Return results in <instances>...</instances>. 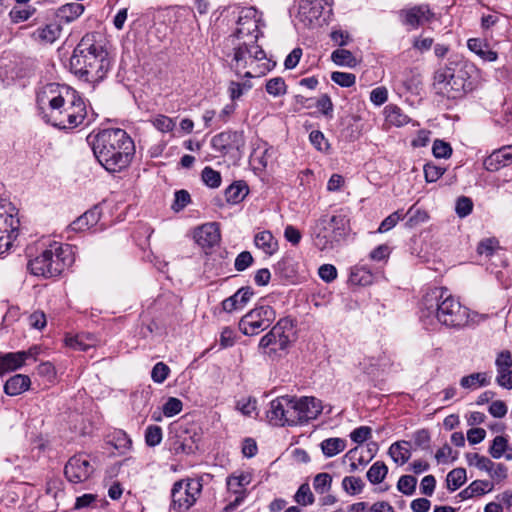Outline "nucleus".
<instances>
[{"label":"nucleus","instance_id":"nucleus-30","mask_svg":"<svg viewBox=\"0 0 512 512\" xmlns=\"http://www.w3.org/2000/svg\"><path fill=\"white\" fill-rule=\"evenodd\" d=\"M385 120L388 124L402 127L410 122V118L400 107L395 104H389L384 108Z\"/></svg>","mask_w":512,"mask_h":512},{"label":"nucleus","instance_id":"nucleus-46","mask_svg":"<svg viewBox=\"0 0 512 512\" xmlns=\"http://www.w3.org/2000/svg\"><path fill=\"white\" fill-rule=\"evenodd\" d=\"M332 477L328 473H319L314 477L313 487L319 494H323L330 490Z\"/></svg>","mask_w":512,"mask_h":512},{"label":"nucleus","instance_id":"nucleus-33","mask_svg":"<svg viewBox=\"0 0 512 512\" xmlns=\"http://www.w3.org/2000/svg\"><path fill=\"white\" fill-rule=\"evenodd\" d=\"M248 194L247 186L242 182H235L225 190V198L231 204L241 202Z\"/></svg>","mask_w":512,"mask_h":512},{"label":"nucleus","instance_id":"nucleus-52","mask_svg":"<svg viewBox=\"0 0 512 512\" xmlns=\"http://www.w3.org/2000/svg\"><path fill=\"white\" fill-rule=\"evenodd\" d=\"M331 80L341 87H351L356 82V76L352 73L335 71L331 74Z\"/></svg>","mask_w":512,"mask_h":512},{"label":"nucleus","instance_id":"nucleus-56","mask_svg":"<svg viewBox=\"0 0 512 512\" xmlns=\"http://www.w3.org/2000/svg\"><path fill=\"white\" fill-rule=\"evenodd\" d=\"M249 89H251V84H249L247 82L239 83V82L232 81V82H230L229 87H228L230 98L233 101L239 99Z\"/></svg>","mask_w":512,"mask_h":512},{"label":"nucleus","instance_id":"nucleus-11","mask_svg":"<svg viewBox=\"0 0 512 512\" xmlns=\"http://www.w3.org/2000/svg\"><path fill=\"white\" fill-rule=\"evenodd\" d=\"M267 418L275 426H296L294 397L281 396L272 400Z\"/></svg>","mask_w":512,"mask_h":512},{"label":"nucleus","instance_id":"nucleus-57","mask_svg":"<svg viewBox=\"0 0 512 512\" xmlns=\"http://www.w3.org/2000/svg\"><path fill=\"white\" fill-rule=\"evenodd\" d=\"M432 151L436 158H448L452 154V148L450 144L442 140L434 141Z\"/></svg>","mask_w":512,"mask_h":512},{"label":"nucleus","instance_id":"nucleus-27","mask_svg":"<svg viewBox=\"0 0 512 512\" xmlns=\"http://www.w3.org/2000/svg\"><path fill=\"white\" fill-rule=\"evenodd\" d=\"M490 383L491 378L487 372L472 373L460 379V386L467 390H476L488 386Z\"/></svg>","mask_w":512,"mask_h":512},{"label":"nucleus","instance_id":"nucleus-14","mask_svg":"<svg viewBox=\"0 0 512 512\" xmlns=\"http://www.w3.org/2000/svg\"><path fill=\"white\" fill-rule=\"evenodd\" d=\"M17 214L16 208L10 204L0 207V254L8 249L19 228L20 221Z\"/></svg>","mask_w":512,"mask_h":512},{"label":"nucleus","instance_id":"nucleus-6","mask_svg":"<svg viewBox=\"0 0 512 512\" xmlns=\"http://www.w3.org/2000/svg\"><path fill=\"white\" fill-rule=\"evenodd\" d=\"M233 50L231 66L240 77H261L274 67L257 43L235 44Z\"/></svg>","mask_w":512,"mask_h":512},{"label":"nucleus","instance_id":"nucleus-39","mask_svg":"<svg viewBox=\"0 0 512 512\" xmlns=\"http://www.w3.org/2000/svg\"><path fill=\"white\" fill-rule=\"evenodd\" d=\"M65 343L68 347L75 350L86 351L94 346V339L88 335H76L73 337H66Z\"/></svg>","mask_w":512,"mask_h":512},{"label":"nucleus","instance_id":"nucleus-53","mask_svg":"<svg viewBox=\"0 0 512 512\" xmlns=\"http://www.w3.org/2000/svg\"><path fill=\"white\" fill-rule=\"evenodd\" d=\"M404 214L402 211L398 210L390 214L388 217H386L380 224L378 228L379 233H385L391 230L396 226V224L403 219Z\"/></svg>","mask_w":512,"mask_h":512},{"label":"nucleus","instance_id":"nucleus-45","mask_svg":"<svg viewBox=\"0 0 512 512\" xmlns=\"http://www.w3.org/2000/svg\"><path fill=\"white\" fill-rule=\"evenodd\" d=\"M417 479L411 475H403L399 478L397 489L405 495H412L415 492Z\"/></svg>","mask_w":512,"mask_h":512},{"label":"nucleus","instance_id":"nucleus-42","mask_svg":"<svg viewBox=\"0 0 512 512\" xmlns=\"http://www.w3.org/2000/svg\"><path fill=\"white\" fill-rule=\"evenodd\" d=\"M389 455L397 464L403 465L409 460L410 451L406 446L394 443L389 448Z\"/></svg>","mask_w":512,"mask_h":512},{"label":"nucleus","instance_id":"nucleus-51","mask_svg":"<svg viewBox=\"0 0 512 512\" xmlns=\"http://www.w3.org/2000/svg\"><path fill=\"white\" fill-rule=\"evenodd\" d=\"M498 241L494 238H487L482 240L477 247V252L481 256L489 258L498 249Z\"/></svg>","mask_w":512,"mask_h":512},{"label":"nucleus","instance_id":"nucleus-61","mask_svg":"<svg viewBox=\"0 0 512 512\" xmlns=\"http://www.w3.org/2000/svg\"><path fill=\"white\" fill-rule=\"evenodd\" d=\"M243 308H244V306L240 302V297L238 296L237 293H235L232 296L226 298L222 302V309L225 312H228V313H231L233 311L240 310V309H243Z\"/></svg>","mask_w":512,"mask_h":512},{"label":"nucleus","instance_id":"nucleus-48","mask_svg":"<svg viewBox=\"0 0 512 512\" xmlns=\"http://www.w3.org/2000/svg\"><path fill=\"white\" fill-rule=\"evenodd\" d=\"M145 441L150 447L159 445L162 441V429L156 425H150L145 431Z\"/></svg>","mask_w":512,"mask_h":512},{"label":"nucleus","instance_id":"nucleus-41","mask_svg":"<svg viewBox=\"0 0 512 512\" xmlns=\"http://www.w3.org/2000/svg\"><path fill=\"white\" fill-rule=\"evenodd\" d=\"M342 488L347 494L354 496L362 492L364 482L359 477L346 476L342 480Z\"/></svg>","mask_w":512,"mask_h":512},{"label":"nucleus","instance_id":"nucleus-55","mask_svg":"<svg viewBox=\"0 0 512 512\" xmlns=\"http://www.w3.org/2000/svg\"><path fill=\"white\" fill-rule=\"evenodd\" d=\"M182 410V402L178 398L170 397L163 405L162 411L166 417H172Z\"/></svg>","mask_w":512,"mask_h":512},{"label":"nucleus","instance_id":"nucleus-29","mask_svg":"<svg viewBox=\"0 0 512 512\" xmlns=\"http://www.w3.org/2000/svg\"><path fill=\"white\" fill-rule=\"evenodd\" d=\"M254 243L257 248L271 256L278 250V242L270 231H261L255 235Z\"/></svg>","mask_w":512,"mask_h":512},{"label":"nucleus","instance_id":"nucleus-34","mask_svg":"<svg viewBox=\"0 0 512 512\" xmlns=\"http://www.w3.org/2000/svg\"><path fill=\"white\" fill-rule=\"evenodd\" d=\"M84 12V6L80 3H69L59 9L58 16L66 23L77 19Z\"/></svg>","mask_w":512,"mask_h":512},{"label":"nucleus","instance_id":"nucleus-38","mask_svg":"<svg viewBox=\"0 0 512 512\" xmlns=\"http://www.w3.org/2000/svg\"><path fill=\"white\" fill-rule=\"evenodd\" d=\"M171 450L175 455L192 454L194 452V443L192 441V438L190 436L184 438L176 436V438L172 442Z\"/></svg>","mask_w":512,"mask_h":512},{"label":"nucleus","instance_id":"nucleus-13","mask_svg":"<svg viewBox=\"0 0 512 512\" xmlns=\"http://www.w3.org/2000/svg\"><path fill=\"white\" fill-rule=\"evenodd\" d=\"M259 34L260 30L255 17V11L248 10L238 18L237 28L231 36L233 38L232 43L234 45L257 43Z\"/></svg>","mask_w":512,"mask_h":512},{"label":"nucleus","instance_id":"nucleus-47","mask_svg":"<svg viewBox=\"0 0 512 512\" xmlns=\"http://www.w3.org/2000/svg\"><path fill=\"white\" fill-rule=\"evenodd\" d=\"M153 126L160 132L167 133L175 128V121L166 115H157L152 119Z\"/></svg>","mask_w":512,"mask_h":512},{"label":"nucleus","instance_id":"nucleus-9","mask_svg":"<svg viewBox=\"0 0 512 512\" xmlns=\"http://www.w3.org/2000/svg\"><path fill=\"white\" fill-rule=\"evenodd\" d=\"M275 317V311L271 306H257L240 319L239 329L244 335H258L271 326Z\"/></svg>","mask_w":512,"mask_h":512},{"label":"nucleus","instance_id":"nucleus-37","mask_svg":"<svg viewBox=\"0 0 512 512\" xmlns=\"http://www.w3.org/2000/svg\"><path fill=\"white\" fill-rule=\"evenodd\" d=\"M387 473L388 467L385 463L377 461L369 468L366 476L372 484H380L385 479Z\"/></svg>","mask_w":512,"mask_h":512},{"label":"nucleus","instance_id":"nucleus-44","mask_svg":"<svg viewBox=\"0 0 512 512\" xmlns=\"http://www.w3.org/2000/svg\"><path fill=\"white\" fill-rule=\"evenodd\" d=\"M287 86L281 77L271 78L266 83V91L273 97H279L286 93Z\"/></svg>","mask_w":512,"mask_h":512},{"label":"nucleus","instance_id":"nucleus-49","mask_svg":"<svg viewBox=\"0 0 512 512\" xmlns=\"http://www.w3.org/2000/svg\"><path fill=\"white\" fill-rule=\"evenodd\" d=\"M495 365L497 373L505 372L512 368V354L509 350H503L497 354Z\"/></svg>","mask_w":512,"mask_h":512},{"label":"nucleus","instance_id":"nucleus-31","mask_svg":"<svg viewBox=\"0 0 512 512\" xmlns=\"http://www.w3.org/2000/svg\"><path fill=\"white\" fill-rule=\"evenodd\" d=\"M489 453L494 459H500L505 455L507 460H512V447L508 446V439L504 436H496L489 448Z\"/></svg>","mask_w":512,"mask_h":512},{"label":"nucleus","instance_id":"nucleus-63","mask_svg":"<svg viewBox=\"0 0 512 512\" xmlns=\"http://www.w3.org/2000/svg\"><path fill=\"white\" fill-rule=\"evenodd\" d=\"M318 274L323 281L330 283L336 279L337 269L331 264H323L320 266Z\"/></svg>","mask_w":512,"mask_h":512},{"label":"nucleus","instance_id":"nucleus-62","mask_svg":"<svg viewBox=\"0 0 512 512\" xmlns=\"http://www.w3.org/2000/svg\"><path fill=\"white\" fill-rule=\"evenodd\" d=\"M444 174V169L433 165L426 164L424 166V175L427 182H435Z\"/></svg>","mask_w":512,"mask_h":512},{"label":"nucleus","instance_id":"nucleus-25","mask_svg":"<svg viewBox=\"0 0 512 512\" xmlns=\"http://www.w3.org/2000/svg\"><path fill=\"white\" fill-rule=\"evenodd\" d=\"M100 219V211L97 207L86 211L80 217L70 224L73 231L80 232L90 229L95 226Z\"/></svg>","mask_w":512,"mask_h":512},{"label":"nucleus","instance_id":"nucleus-35","mask_svg":"<svg viewBox=\"0 0 512 512\" xmlns=\"http://www.w3.org/2000/svg\"><path fill=\"white\" fill-rule=\"evenodd\" d=\"M331 60L338 66L353 68L357 65V60L351 51L346 49H336L331 54Z\"/></svg>","mask_w":512,"mask_h":512},{"label":"nucleus","instance_id":"nucleus-60","mask_svg":"<svg viewBox=\"0 0 512 512\" xmlns=\"http://www.w3.org/2000/svg\"><path fill=\"white\" fill-rule=\"evenodd\" d=\"M371 432H372V430L370 427L360 426L351 432L350 438L353 442H355L357 444H362L368 438H370Z\"/></svg>","mask_w":512,"mask_h":512},{"label":"nucleus","instance_id":"nucleus-26","mask_svg":"<svg viewBox=\"0 0 512 512\" xmlns=\"http://www.w3.org/2000/svg\"><path fill=\"white\" fill-rule=\"evenodd\" d=\"M468 49L481 59L493 62L497 59V53L489 48L488 43L480 38H470L467 41Z\"/></svg>","mask_w":512,"mask_h":512},{"label":"nucleus","instance_id":"nucleus-17","mask_svg":"<svg viewBox=\"0 0 512 512\" xmlns=\"http://www.w3.org/2000/svg\"><path fill=\"white\" fill-rule=\"evenodd\" d=\"M399 17L403 25L417 29L419 26L431 22L435 14L431 11L429 5L421 4L400 10Z\"/></svg>","mask_w":512,"mask_h":512},{"label":"nucleus","instance_id":"nucleus-22","mask_svg":"<svg viewBox=\"0 0 512 512\" xmlns=\"http://www.w3.org/2000/svg\"><path fill=\"white\" fill-rule=\"evenodd\" d=\"M33 355L34 349L0 355V376L21 368L27 358Z\"/></svg>","mask_w":512,"mask_h":512},{"label":"nucleus","instance_id":"nucleus-8","mask_svg":"<svg viewBox=\"0 0 512 512\" xmlns=\"http://www.w3.org/2000/svg\"><path fill=\"white\" fill-rule=\"evenodd\" d=\"M434 85L439 93L448 98H457L466 91V72L462 68H440L435 73Z\"/></svg>","mask_w":512,"mask_h":512},{"label":"nucleus","instance_id":"nucleus-20","mask_svg":"<svg viewBox=\"0 0 512 512\" xmlns=\"http://www.w3.org/2000/svg\"><path fill=\"white\" fill-rule=\"evenodd\" d=\"M213 149L219 152L239 150L244 145L243 134L237 131H224L215 135L211 140Z\"/></svg>","mask_w":512,"mask_h":512},{"label":"nucleus","instance_id":"nucleus-28","mask_svg":"<svg viewBox=\"0 0 512 512\" xmlns=\"http://www.w3.org/2000/svg\"><path fill=\"white\" fill-rule=\"evenodd\" d=\"M61 31L62 28L59 24L50 23L45 25L44 27L38 28L33 33V37L35 40L41 43H53L59 38Z\"/></svg>","mask_w":512,"mask_h":512},{"label":"nucleus","instance_id":"nucleus-40","mask_svg":"<svg viewBox=\"0 0 512 512\" xmlns=\"http://www.w3.org/2000/svg\"><path fill=\"white\" fill-rule=\"evenodd\" d=\"M466 481V470L464 468H455L451 470L446 478L447 488L455 491L460 488Z\"/></svg>","mask_w":512,"mask_h":512},{"label":"nucleus","instance_id":"nucleus-7","mask_svg":"<svg viewBox=\"0 0 512 512\" xmlns=\"http://www.w3.org/2000/svg\"><path fill=\"white\" fill-rule=\"evenodd\" d=\"M348 230L349 220L345 215L323 216L314 228V243L322 251L331 249L335 243H339L346 237Z\"/></svg>","mask_w":512,"mask_h":512},{"label":"nucleus","instance_id":"nucleus-4","mask_svg":"<svg viewBox=\"0 0 512 512\" xmlns=\"http://www.w3.org/2000/svg\"><path fill=\"white\" fill-rule=\"evenodd\" d=\"M467 317L465 308L443 287L431 288L422 297L420 319L426 326H434L436 323L460 326L466 322Z\"/></svg>","mask_w":512,"mask_h":512},{"label":"nucleus","instance_id":"nucleus-5","mask_svg":"<svg viewBox=\"0 0 512 512\" xmlns=\"http://www.w3.org/2000/svg\"><path fill=\"white\" fill-rule=\"evenodd\" d=\"M73 262L74 255L71 246L53 242L38 256L31 259L27 268L35 276L49 278L60 275Z\"/></svg>","mask_w":512,"mask_h":512},{"label":"nucleus","instance_id":"nucleus-24","mask_svg":"<svg viewBox=\"0 0 512 512\" xmlns=\"http://www.w3.org/2000/svg\"><path fill=\"white\" fill-rule=\"evenodd\" d=\"M31 385L29 376L23 374H16L10 377L5 385L4 391L10 396H17L27 391Z\"/></svg>","mask_w":512,"mask_h":512},{"label":"nucleus","instance_id":"nucleus-3","mask_svg":"<svg viewBox=\"0 0 512 512\" xmlns=\"http://www.w3.org/2000/svg\"><path fill=\"white\" fill-rule=\"evenodd\" d=\"M110 65L108 52L95 33L84 35L70 58L71 71L90 83L103 80Z\"/></svg>","mask_w":512,"mask_h":512},{"label":"nucleus","instance_id":"nucleus-10","mask_svg":"<svg viewBox=\"0 0 512 512\" xmlns=\"http://www.w3.org/2000/svg\"><path fill=\"white\" fill-rule=\"evenodd\" d=\"M201 488V484L195 480L177 481L171 491L173 509L179 512L188 510L196 502Z\"/></svg>","mask_w":512,"mask_h":512},{"label":"nucleus","instance_id":"nucleus-18","mask_svg":"<svg viewBox=\"0 0 512 512\" xmlns=\"http://www.w3.org/2000/svg\"><path fill=\"white\" fill-rule=\"evenodd\" d=\"M358 366L364 373L376 375L390 372L394 366V360L390 354L381 352L378 355H365Z\"/></svg>","mask_w":512,"mask_h":512},{"label":"nucleus","instance_id":"nucleus-50","mask_svg":"<svg viewBox=\"0 0 512 512\" xmlns=\"http://www.w3.org/2000/svg\"><path fill=\"white\" fill-rule=\"evenodd\" d=\"M202 179L204 183L211 188H217L221 184L220 173L211 167H205L202 170Z\"/></svg>","mask_w":512,"mask_h":512},{"label":"nucleus","instance_id":"nucleus-43","mask_svg":"<svg viewBox=\"0 0 512 512\" xmlns=\"http://www.w3.org/2000/svg\"><path fill=\"white\" fill-rule=\"evenodd\" d=\"M294 500L296 503L302 506H307L314 503V495L307 483L302 484L298 488L296 494L294 495Z\"/></svg>","mask_w":512,"mask_h":512},{"label":"nucleus","instance_id":"nucleus-21","mask_svg":"<svg viewBox=\"0 0 512 512\" xmlns=\"http://www.w3.org/2000/svg\"><path fill=\"white\" fill-rule=\"evenodd\" d=\"M483 165L488 171H498L503 167L512 165V145L494 150L485 158Z\"/></svg>","mask_w":512,"mask_h":512},{"label":"nucleus","instance_id":"nucleus-54","mask_svg":"<svg viewBox=\"0 0 512 512\" xmlns=\"http://www.w3.org/2000/svg\"><path fill=\"white\" fill-rule=\"evenodd\" d=\"M170 368L163 362L154 365L151 371V378L155 383H163L169 376Z\"/></svg>","mask_w":512,"mask_h":512},{"label":"nucleus","instance_id":"nucleus-59","mask_svg":"<svg viewBox=\"0 0 512 512\" xmlns=\"http://www.w3.org/2000/svg\"><path fill=\"white\" fill-rule=\"evenodd\" d=\"M473 203L468 197H460L458 198L455 206V211L457 215L461 218L466 217L472 212Z\"/></svg>","mask_w":512,"mask_h":512},{"label":"nucleus","instance_id":"nucleus-23","mask_svg":"<svg viewBox=\"0 0 512 512\" xmlns=\"http://www.w3.org/2000/svg\"><path fill=\"white\" fill-rule=\"evenodd\" d=\"M252 481V474L249 472H241L239 474H231L226 479V485L229 492L233 494H246V487Z\"/></svg>","mask_w":512,"mask_h":512},{"label":"nucleus","instance_id":"nucleus-58","mask_svg":"<svg viewBox=\"0 0 512 512\" xmlns=\"http://www.w3.org/2000/svg\"><path fill=\"white\" fill-rule=\"evenodd\" d=\"M191 201V197L188 191L179 190L175 192L174 203L172 209L176 212L184 209Z\"/></svg>","mask_w":512,"mask_h":512},{"label":"nucleus","instance_id":"nucleus-1","mask_svg":"<svg viewBox=\"0 0 512 512\" xmlns=\"http://www.w3.org/2000/svg\"><path fill=\"white\" fill-rule=\"evenodd\" d=\"M37 104L46 121L60 129H73L86 116V106L75 90L50 83L37 94Z\"/></svg>","mask_w":512,"mask_h":512},{"label":"nucleus","instance_id":"nucleus-15","mask_svg":"<svg viewBox=\"0 0 512 512\" xmlns=\"http://www.w3.org/2000/svg\"><path fill=\"white\" fill-rule=\"evenodd\" d=\"M94 472L89 456L80 453L71 457L65 465L64 474L71 483H82L88 480Z\"/></svg>","mask_w":512,"mask_h":512},{"label":"nucleus","instance_id":"nucleus-16","mask_svg":"<svg viewBox=\"0 0 512 512\" xmlns=\"http://www.w3.org/2000/svg\"><path fill=\"white\" fill-rule=\"evenodd\" d=\"M294 404L296 425H302L316 419L323 410L321 401L315 397H294Z\"/></svg>","mask_w":512,"mask_h":512},{"label":"nucleus","instance_id":"nucleus-32","mask_svg":"<svg viewBox=\"0 0 512 512\" xmlns=\"http://www.w3.org/2000/svg\"><path fill=\"white\" fill-rule=\"evenodd\" d=\"M320 447L326 457H334L345 450L346 440L338 437L327 438L321 442Z\"/></svg>","mask_w":512,"mask_h":512},{"label":"nucleus","instance_id":"nucleus-12","mask_svg":"<svg viewBox=\"0 0 512 512\" xmlns=\"http://www.w3.org/2000/svg\"><path fill=\"white\" fill-rule=\"evenodd\" d=\"M289 343V336L285 333L282 323L278 322L260 339L258 347L262 354L275 359L281 352L286 351Z\"/></svg>","mask_w":512,"mask_h":512},{"label":"nucleus","instance_id":"nucleus-19","mask_svg":"<svg viewBox=\"0 0 512 512\" xmlns=\"http://www.w3.org/2000/svg\"><path fill=\"white\" fill-rule=\"evenodd\" d=\"M193 237L201 248L205 250L213 248L221 239L219 225L215 222L203 224L194 230Z\"/></svg>","mask_w":512,"mask_h":512},{"label":"nucleus","instance_id":"nucleus-64","mask_svg":"<svg viewBox=\"0 0 512 512\" xmlns=\"http://www.w3.org/2000/svg\"><path fill=\"white\" fill-rule=\"evenodd\" d=\"M252 262L253 257L251 253L243 251L236 257L234 266L237 271H244L252 264Z\"/></svg>","mask_w":512,"mask_h":512},{"label":"nucleus","instance_id":"nucleus-2","mask_svg":"<svg viewBox=\"0 0 512 512\" xmlns=\"http://www.w3.org/2000/svg\"><path fill=\"white\" fill-rule=\"evenodd\" d=\"M88 141L98 162L108 172H120L130 164L134 143L125 130L104 129L96 135H89Z\"/></svg>","mask_w":512,"mask_h":512},{"label":"nucleus","instance_id":"nucleus-36","mask_svg":"<svg viewBox=\"0 0 512 512\" xmlns=\"http://www.w3.org/2000/svg\"><path fill=\"white\" fill-rule=\"evenodd\" d=\"M406 215L408 216L406 226L409 228L417 227L429 219L428 213L425 210L416 207L415 205L408 209Z\"/></svg>","mask_w":512,"mask_h":512}]
</instances>
